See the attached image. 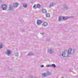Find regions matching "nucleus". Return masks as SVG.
<instances>
[{
    "instance_id": "obj_1",
    "label": "nucleus",
    "mask_w": 78,
    "mask_h": 78,
    "mask_svg": "<svg viewBox=\"0 0 78 78\" xmlns=\"http://www.w3.org/2000/svg\"><path fill=\"white\" fill-rule=\"evenodd\" d=\"M73 51V52H74L75 51V49H73L72 48H69L68 49V52L67 51H64L62 53H60V56H62L63 58L64 57H66V58H68L69 54H71L72 53V51Z\"/></svg>"
},
{
    "instance_id": "obj_2",
    "label": "nucleus",
    "mask_w": 78,
    "mask_h": 78,
    "mask_svg": "<svg viewBox=\"0 0 78 78\" xmlns=\"http://www.w3.org/2000/svg\"><path fill=\"white\" fill-rule=\"evenodd\" d=\"M70 18L69 17H62V16H60L58 18V20L59 21H61L62 20H66V19H69Z\"/></svg>"
},
{
    "instance_id": "obj_3",
    "label": "nucleus",
    "mask_w": 78,
    "mask_h": 78,
    "mask_svg": "<svg viewBox=\"0 0 78 78\" xmlns=\"http://www.w3.org/2000/svg\"><path fill=\"white\" fill-rule=\"evenodd\" d=\"M13 6L11 5H9V9L8 10V11L9 12H11L12 11H13Z\"/></svg>"
},
{
    "instance_id": "obj_4",
    "label": "nucleus",
    "mask_w": 78,
    "mask_h": 78,
    "mask_svg": "<svg viewBox=\"0 0 78 78\" xmlns=\"http://www.w3.org/2000/svg\"><path fill=\"white\" fill-rule=\"evenodd\" d=\"M2 7L3 10H6L7 8H8V5L6 4H2Z\"/></svg>"
},
{
    "instance_id": "obj_5",
    "label": "nucleus",
    "mask_w": 78,
    "mask_h": 78,
    "mask_svg": "<svg viewBox=\"0 0 78 78\" xmlns=\"http://www.w3.org/2000/svg\"><path fill=\"white\" fill-rule=\"evenodd\" d=\"M48 52L50 54H52L54 52V48H50L48 50Z\"/></svg>"
},
{
    "instance_id": "obj_6",
    "label": "nucleus",
    "mask_w": 78,
    "mask_h": 78,
    "mask_svg": "<svg viewBox=\"0 0 78 78\" xmlns=\"http://www.w3.org/2000/svg\"><path fill=\"white\" fill-rule=\"evenodd\" d=\"M11 53H12V52L10 50H7L5 53L8 56H10L11 54Z\"/></svg>"
},
{
    "instance_id": "obj_7",
    "label": "nucleus",
    "mask_w": 78,
    "mask_h": 78,
    "mask_svg": "<svg viewBox=\"0 0 78 78\" xmlns=\"http://www.w3.org/2000/svg\"><path fill=\"white\" fill-rule=\"evenodd\" d=\"M42 23V21L40 20H38L37 21V24L38 25H40Z\"/></svg>"
},
{
    "instance_id": "obj_8",
    "label": "nucleus",
    "mask_w": 78,
    "mask_h": 78,
    "mask_svg": "<svg viewBox=\"0 0 78 78\" xmlns=\"http://www.w3.org/2000/svg\"><path fill=\"white\" fill-rule=\"evenodd\" d=\"M19 5V3L18 2H15L13 3V6L14 8H17Z\"/></svg>"
},
{
    "instance_id": "obj_9",
    "label": "nucleus",
    "mask_w": 78,
    "mask_h": 78,
    "mask_svg": "<svg viewBox=\"0 0 78 78\" xmlns=\"http://www.w3.org/2000/svg\"><path fill=\"white\" fill-rule=\"evenodd\" d=\"M42 25L44 27H47V26H48V23L46 22H44L42 24Z\"/></svg>"
},
{
    "instance_id": "obj_10",
    "label": "nucleus",
    "mask_w": 78,
    "mask_h": 78,
    "mask_svg": "<svg viewBox=\"0 0 78 78\" xmlns=\"http://www.w3.org/2000/svg\"><path fill=\"white\" fill-rule=\"evenodd\" d=\"M55 5V3L54 2H52L49 5V8H51L52 6H54Z\"/></svg>"
},
{
    "instance_id": "obj_11",
    "label": "nucleus",
    "mask_w": 78,
    "mask_h": 78,
    "mask_svg": "<svg viewBox=\"0 0 78 78\" xmlns=\"http://www.w3.org/2000/svg\"><path fill=\"white\" fill-rule=\"evenodd\" d=\"M42 13H43L44 14H45V13H47V10H46V9H43L42 10Z\"/></svg>"
},
{
    "instance_id": "obj_12",
    "label": "nucleus",
    "mask_w": 78,
    "mask_h": 78,
    "mask_svg": "<svg viewBox=\"0 0 78 78\" xmlns=\"http://www.w3.org/2000/svg\"><path fill=\"white\" fill-rule=\"evenodd\" d=\"M3 48V44L2 43H0V50Z\"/></svg>"
},
{
    "instance_id": "obj_13",
    "label": "nucleus",
    "mask_w": 78,
    "mask_h": 78,
    "mask_svg": "<svg viewBox=\"0 0 78 78\" xmlns=\"http://www.w3.org/2000/svg\"><path fill=\"white\" fill-rule=\"evenodd\" d=\"M46 17H50V14L49 13H47L46 14Z\"/></svg>"
},
{
    "instance_id": "obj_14",
    "label": "nucleus",
    "mask_w": 78,
    "mask_h": 78,
    "mask_svg": "<svg viewBox=\"0 0 78 78\" xmlns=\"http://www.w3.org/2000/svg\"><path fill=\"white\" fill-rule=\"evenodd\" d=\"M63 9H64V10H67V9H69V8L68 7L65 6L64 7Z\"/></svg>"
},
{
    "instance_id": "obj_15",
    "label": "nucleus",
    "mask_w": 78,
    "mask_h": 78,
    "mask_svg": "<svg viewBox=\"0 0 78 78\" xmlns=\"http://www.w3.org/2000/svg\"><path fill=\"white\" fill-rule=\"evenodd\" d=\"M34 55V53L33 52H30L29 54L27 55V56H32Z\"/></svg>"
},
{
    "instance_id": "obj_16",
    "label": "nucleus",
    "mask_w": 78,
    "mask_h": 78,
    "mask_svg": "<svg viewBox=\"0 0 78 78\" xmlns=\"http://www.w3.org/2000/svg\"><path fill=\"white\" fill-rule=\"evenodd\" d=\"M33 8H34L35 9H36L37 8V6L35 4L34 5L33 7Z\"/></svg>"
},
{
    "instance_id": "obj_17",
    "label": "nucleus",
    "mask_w": 78,
    "mask_h": 78,
    "mask_svg": "<svg viewBox=\"0 0 78 78\" xmlns=\"http://www.w3.org/2000/svg\"><path fill=\"white\" fill-rule=\"evenodd\" d=\"M46 75H47V76L50 75H51V73L49 72L48 71H47Z\"/></svg>"
},
{
    "instance_id": "obj_18",
    "label": "nucleus",
    "mask_w": 78,
    "mask_h": 78,
    "mask_svg": "<svg viewBox=\"0 0 78 78\" xmlns=\"http://www.w3.org/2000/svg\"><path fill=\"white\" fill-rule=\"evenodd\" d=\"M42 75L44 77H45L46 76H47V75L46 73H42Z\"/></svg>"
},
{
    "instance_id": "obj_19",
    "label": "nucleus",
    "mask_w": 78,
    "mask_h": 78,
    "mask_svg": "<svg viewBox=\"0 0 78 78\" xmlns=\"http://www.w3.org/2000/svg\"><path fill=\"white\" fill-rule=\"evenodd\" d=\"M51 67H56V65L55 64H52L51 65Z\"/></svg>"
},
{
    "instance_id": "obj_20",
    "label": "nucleus",
    "mask_w": 78,
    "mask_h": 78,
    "mask_svg": "<svg viewBox=\"0 0 78 78\" xmlns=\"http://www.w3.org/2000/svg\"><path fill=\"white\" fill-rule=\"evenodd\" d=\"M24 8H27V4H24L23 5Z\"/></svg>"
},
{
    "instance_id": "obj_21",
    "label": "nucleus",
    "mask_w": 78,
    "mask_h": 78,
    "mask_svg": "<svg viewBox=\"0 0 78 78\" xmlns=\"http://www.w3.org/2000/svg\"><path fill=\"white\" fill-rule=\"evenodd\" d=\"M41 5L39 4H37V8H39L40 7Z\"/></svg>"
},
{
    "instance_id": "obj_22",
    "label": "nucleus",
    "mask_w": 78,
    "mask_h": 78,
    "mask_svg": "<svg viewBox=\"0 0 78 78\" xmlns=\"http://www.w3.org/2000/svg\"><path fill=\"white\" fill-rule=\"evenodd\" d=\"M51 67V65H48L46 66V67Z\"/></svg>"
},
{
    "instance_id": "obj_23",
    "label": "nucleus",
    "mask_w": 78,
    "mask_h": 78,
    "mask_svg": "<svg viewBox=\"0 0 78 78\" xmlns=\"http://www.w3.org/2000/svg\"><path fill=\"white\" fill-rule=\"evenodd\" d=\"M15 55L16 56H18V52H17L16 53H15Z\"/></svg>"
},
{
    "instance_id": "obj_24",
    "label": "nucleus",
    "mask_w": 78,
    "mask_h": 78,
    "mask_svg": "<svg viewBox=\"0 0 78 78\" xmlns=\"http://www.w3.org/2000/svg\"><path fill=\"white\" fill-rule=\"evenodd\" d=\"M41 34H42V35H44V32H43L41 33Z\"/></svg>"
},
{
    "instance_id": "obj_25",
    "label": "nucleus",
    "mask_w": 78,
    "mask_h": 78,
    "mask_svg": "<svg viewBox=\"0 0 78 78\" xmlns=\"http://www.w3.org/2000/svg\"><path fill=\"white\" fill-rule=\"evenodd\" d=\"M44 67V65H42L41 66V67Z\"/></svg>"
},
{
    "instance_id": "obj_26",
    "label": "nucleus",
    "mask_w": 78,
    "mask_h": 78,
    "mask_svg": "<svg viewBox=\"0 0 78 78\" xmlns=\"http://www.w3.org/2000/svg\"><path fill=\"white\" fill-rule=\"evenodd\" d=\"M0 2H2V0H0Z\"/></svg>"
},
{
    "instance_id": "obj_27",
    "label": "nucleus",
    "mask_w": 78,
    "mask_h": 78,
    "mask_svg": "<svg viewBox=\"0 0 78 78\" xmlns=\"http://www.w3.org/2000/svg\"><path fill=\"white\" fill-rule=\"evenodd\" d=\"M22 32H25V31H24L22 30Z\"/></svg>"
},
{
    "instance_id": "obj_28",
    "label": "nucleus",
    "mask_w": 78,
    "mask_h": 78,
    "mask_svg": "<svg viewBox=\"0 0 78 78\" xmlns=\"http://www.w3.org/2000/svg\"><path fill=\"white\" fill-rule=\"evenodd\" d=\"M64 78V77H62V78Z\"/></svg>"
}]
</instances>
